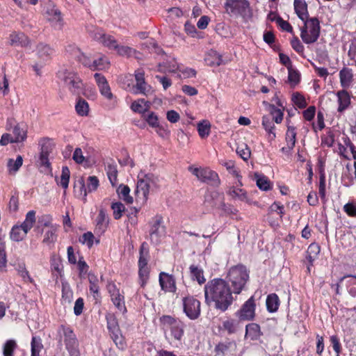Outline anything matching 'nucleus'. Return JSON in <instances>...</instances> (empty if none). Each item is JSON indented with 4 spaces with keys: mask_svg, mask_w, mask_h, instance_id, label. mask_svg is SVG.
Here are the masks:
<instances>
[{
    "mask_svg": "<svg viewBox=\"0 0 356 356\" xmlns=\"http://www.w3.org/2000/svg\"><path fill=\"white\" fill-rule=\"evenodd\" d=\"M204 292L206 303L209 305L213 304V307L221 312H226L234 300L230 285L222 278H214L207 282Z\"/></svg>",
    "mask_w": 356,
    "mask_h": 356,
    "instance_id": "obj_1",
    "label": "nucleus"
},
{
    "mask_svg": "<svg viewBox=\"0 0 356 356\" xmlns=\"http://www.w3.org/2000/svg\"><path fill=\"white\" fill-rule=\"evenodd\" d=\"M249 270L243 264L230 268L227 275V282L231 284L234 294H240L249 280Z\"/></svg>",
    "mask_w": 356,
    "mask_h": 356,
    "instance_id": "obj_2",
    "label": "nucleus"
},
{
    "mask_svg": "<svg viewBox=\"0 0 356 356\" xmlns=\"http://www.w3.org/2000/svg\"><path fill=\"white\" fill-rule=\"evenodd\" d=\"M149 248L147 242H143L139 249L138 283L141 288H145L150 277V267L148 266L149 259Z\"/></svg>",
    "mask_w": 356,
    "mask_h": 356,
    "instance_id": "obj_3",
    "label": "nucleus"
},
{
    "mask_svg": "<svg viewBox=\"0 0 356 356\" xmlns=\"http://www.w3.org/2000/svg\"><path fill=\"white\" fill-rule=\"evenodd\" d=\"M160 325L165 334L170 331L171 337L181 341L184 334L185 324L179 318L170 315H163L159 318Z\"/></svg>",
    "mask_w": 356,
    "mask_h": 356,
    "instance_id": "obj_4",
    "label": "nucleus"
},
{
    "mask_svg": "<svg viewBox=\"0 0 356 356\" xmlns=\"http://www.w3.org/2000/svg\"><path fill=\"white\" fill-rule=\"evenodd\" d=\"M58 77L72 95L79 96L83 93V81L75 72L67 69L60 70L58 72Z\"/></svg>",
    "mask_w": 356,
    "mask_h": 356,
    "instance_id": "obj_5",
    "label": "nucleus"
},
{
    "mask_svg": "<svg viewBox=\"0 0 356 356\" xmlns=\"http://www.w3.org/2000/svg\"><path fill=\"white\" fill-rule=\"evenodd\" d=\"M300 29V38L307 44L316 42L321 33L320 21L317 17H307Z\"/></svg>",
    "mask_w": 356,
    "mask_h": 356,
    "instance_id": "obj_6",
    "label": "nucleus"
},
{
    "mask_svg": "<svg viewBox=\"0 0 356 356\" xmlns=\"http://www.w3.org/2000/svg\"><path fill=\"white\" fill-rule=\"evenodd\" d=\"M35 222V211L33 210L29 211L22 224L15 225L12 227L10 232V239L16 242L22 241L26 236L27 233L33 227Z\"/></svg>",
    "mask_w": 356,
    "mask_h": 356,
    "instance_id": "obj_7",
    "label": "nucleus"
},
{
    "mask_svg": "<svg viewBox=\"0 0 356 356\" xmlns=\"http://www.w3.org/2000/svg\"><path fill=\"white\" fill-rule=\"evenodd\" d=\"M58 332L70 356H80L79 341L73 329L68 325H61Z\"/></svg>",
    "mask_w": 356,
    "mask_h": 356,
    "instance_id": "obj_8",
    "label": "nucleus"
},
{
    "mask_svg": "<svg viewBox=\"0 0 356 356\" xmlns=\"http://www.w3.org/2000/svg\"><path fill=\"white\" fill-rule=\"evenodd\" d=\"M188 170L202 183L210 184L214 187H218L220 185L218 174L209 168H196L191 165L188 168Z\"/></svg>",
    "mask_w": 356,
    "mask_h": 356,
    "instance_id": "obj_9",
    "label": "nucleus"
},
{
    "mask_svg": "<svg viewBox=\"0 0 356 356\" xmlns=\"http://www.w3.org/2000/svg\"><path fill=\"white\" fill-rule=\"evenodd\" d=\"M149 236L152 243L158 244L161 238L165 236L166 227L164 225L163 218L161 214L154 216L148 222Z\"/></svg>",
    "mask_w": 356,
    "mask_h": 356,
    "instance_id": "obj_10",
    "label": "nucleus"
},
{
    "mask_svg": "<svg viewBox=\"0 0 356 356\" xmlns=\"http://www.w3.org/2000/svg\"><path fill=\"white\" fill-rule=\"evenodd\" d=\"M183 312L191 320L197 319L201 314V302L193 296L182 299Z\"/></svg>",
    "mask_w": 356,
    "mask_h": 356,
    "instance_id": "obj_11",
    "label": "nucleus"
},
{
    "mask_svg": "<svg viewBox=\"0 0 356 356\" xmlns=\"http://www.w3.org/2000/svg\"><path fill=\"white\" fill-rule=\"evenodd\" d=\"M106 290L111 297V302L116 309L122 314L127 313V309L125 305L124 293H120V289L113 281L108 282Z\"/></svg>",
    "mask_w": 356,
    "mask_h": 356,
    "instance_id": "obj_12",
    "label": "nucleus"
},
{
    "mask_svg": "<svg viewBox=\"0 0 356 356\" xmlns=\"http://www.w3.org/2000/svg\"><path fill=\"white\" fill-rule=\"evenodd\" d=\"M46 9L47 20L51 26L55 30H61L64 26V20L60 10L51 0L46 1Z\"/></svg>",
    "mask_w": 356,
    "mask_h": 356,
    "instance_id": "obj_13",
    "label": "nucleus"
},
{
    "mask_svg": "<svg viewBox=\"0 0 356 356\" xmlns=\"http://www.w3.org/2000/svg\"><path fill=\"white\" fill-rule=\"evenodd\" d=\"M255 299L253 296H251L234 314L239 321H250L254 320L255 317Z\"/></svg>",
    "mask_w": 356,
    "mask_h": 356,
    "instance_id": "obj_14",
    "label": "nucleus"
},
{
    "mask_svg": "<svg viewBox=\"0 0 356 356\" xmlns=\"http://www.w3.org/2000/svg\"><path fill=\"white\" fill-rule=\"evenodd\" d=\"M225 9L229 15L244 17L250 9V3L247 0H226Z\"/></svg>",
    "mask_w": 356,
    "mask_h": 356,
    "instance_id": "obj_15",
    "label": "nucleus"
},
{
    "mask_svg": "<svg viewBox=\"0 0 356 356\" xmlns=\"http://www.w3.org/2000/svg\"><path fill=\"white\" fill-rule=\"evenodd\" d=\"M237 350V343L235 340L229 338L218 342L215 348L214 352L218 356L234 355Z\"/></svg>",
    "mask_w": 356,
    "mask_h": 356,
    "instance_id": "obj_16",
    "label": "nucleus"
},
{
    "mask_svg": "<svg viewBox=\"0 0 356 356\" xmlns=\"http://www.w3.org/2000/svg\"><path fill=\"white\" fill-rule=\"evenodd\" d=\"M136 84L134 87V93L147 96L152 92L151 86L147 84L145 79V72L143 69H138L134 72Z\"/></svg>",
    "mask_w": 356,
    "mask_h": 356,
    "instance_id": "obj_17",
    "label": "nucleus"
},
{
    "mask_svg": "<svg viewBox=\"0 0 356 356\" xmlns=\"http://www.w3.org/2000/svg\"><path fill=\"white\" fill-rule=\"evenodd\" d=\"M159 282L161 289L164 292L175 293L177 292L176 279L173 275L161 272L159 275Z\"/></svg>",
    "mask_w": 356,
    "mask_h": 356,
    "instance_id": "obj_18",
    "label": "nucleus"
},
{
    "mask_svg": "<svg viewBox=\"0 0 356 356\" xmlns=\"http://www.w3.org/2000/svg\"><path fill=\"white\" fill-rule=\"evenodd\" d=\"M296 129L293 126H288L285 134L286 145L280 149L281 152L286 155L290 156L296 143Z\"/></svg>",
    "mask_w": 356,
    "mask_h": 356,
    "instance_id": "obj_19",
    "label": "nucleus"
},
{
    "mask_svg": "<svg viewBox=\"0 0 356 356\" xmlns=\"http://www.w3.org/2000/svg\"><path fill=\"white\" fill-rule=\"evenodd\" d=\"M109 218L104 209H100L95 219V232L97 234H103L109 225Z\"/></svg>",
    "mask_w": 356,
    "mask_h": 356,
    "instance_id": "obj_20",
    "label": "nucleus"
},
{
    "mask_svg": "<svg viewBox=\"0 0 356 356\" xmlns=\"http://www.w3.org/2000/svg\"><path fill=\"white\" fill-rule=\"evenodd\" d=\"M340 85L343 89H348L354 81V74L351 68L343 67L339 73Z\"/></svg>",
    "mask_w": 356,
    "mask_h": 356,
    "instance_id": "obj_21",
    "label": "nucleus"
},
{
    "mask_svg": "<svg viewBox=\"0 0 356 356\" xmlns=\"http://www.w3.org/2000/svg\"><path fill=\"white\" fill-rule=\"evenodd\" d=\"M241 187V186H238L237 183L236 186H232L228 188L227 194L232 199H237L240 201L249 203L250 199L248 198L247 191Z\"/></svg>",
    "mask_w": 356,
    "mask_h": 356,
    "instance_id": "obj_22",
    "label": "nucleus"
},
{
    "mask_svg": "<svg viewBox=\"0 0 356 356\" xmlns=\"http://www.w3.org/2000/svg\"><path fill=\"white\" fill-rule=\"evenodd\" d=\"M336 95L337 97V102L339 104L337 111L339 113H343L350 105V95L349 92L347 91V89L339 90Z\"/></svg>",
    "mask_w": 356,
    "mask_h": 356,
    "instance_id": "obj_23",
    "label": "nucleus"
},
{
    "mask_svg": "<svg viewBox=\"0 0 356 356\" xmlns=\"http://www.w3.org/2000/svg\"><path fill=\"white\" fill-rule=\"evenodd\" d=\"M89 290L96 302H100L102 296L100 293L99 282L97 275L93 273L88 274Z\"/></svg>",
    "mask_w": 356,
    "mask_h": 356,
    "instance_id": "obj_24",
    "label": "nucleus"
},
{
    "mask_svg": "<svg viewBox=\"0 0 356 356\" xmlns=\"http://www.w3.org/2000/svg\"><path fill=\"white\" fill-rule=\"evenodd\" d=\"M263 335L261 327L256 323H250L245 326V338L250 339L251 341L259 340Z\"/></svg>",
    "mask_w": 356,
    "mask_h": 356,
    "instance_id": "obj_25",
    "label": "nucleus"
},
{
    "mask_svg": "<svg viewBox=\"0 0 356 356\" xmlns=\"http://www.w3.org/2000/svg\"><path fill=\"white\" fill-rule=\"evenodd\" d=\"M149 189V185L139 177L135 191L136 200H141L143 202H145L148 198Z\"/></svg>",
    "mask_w": 356,
    "mask_h": 356,
    "instance_id": "obj_26",
    "label": "nucleus"
},
{
    "mask_svg": "<svg viewBox=\"0 0 356 356\" xmlns=\"http://www.w3.org/2000/svg\"><path fill=\"white\" fill-rule=\"evenodd\" d=\"M95 39L109 49H115L118 47L117 40L112 35L98 32L95 33Z\"/></svg>",
    "mask_w": 356,
    "mask_h": 356,
    "instance_id": "obj_27",
    "label": "nucleus"
},
{
    "mask_svg": "<svg viewBox=\"0 0 356 356\" xmlns=\"http://www.w3.org/2000/svg\"><path fill=\"white\" fill-rule=\"evenodd\" d=\"M293 6L295 13L302 21H305L309 17L307 4L305 0H294Z\"/></svg>",
    "mask_w": 356,
    "mask_h": 356,
    "instance_id": "obj_28",
    "label": "nucleus"
},
{
    "mask_svg": "<svg viewBox=\"0 0 356 356\" xmlns=\"http://www.w3.org/2000/svg\"><path fill=\"white\" fill-rule=\"evenodd\" d=\"M10 43L13 46L26 47L29 44V38L23 33L13 32L9 36Z\"/></svg>",
    "mask_w": 356,
    "mask_h": 356,
    "instance_id": "obj_29",
    "label": "nucleus"
},
{
    "mask_svg": "<svg viewBox=\"0 0 356 356\" xmlns=\"http://www.w3.org/2000/svg\"><path fill=\"white\" fill-rule=\"evenodd\" d=\"M238 322L233 318H227L222 321L221 325L219 326V330L226 332L231 335L235 334L238 330Z\"/></svg>",
    "mask_w": 356,
    "mask_h": 356,
    "instance_id": "obj_30",
    "label": "nucleus"
},
{
    "mask_svg": "<svg viewBox=\"0 0 356 356\" xmlns=\"http://www.w3.org/2000/svg\"><path fill=\"white\" fill-rule=\"evenodd\" d=\"M150 106V102L146 101L145 99H138L131 104V108L133 111L142 114L143 116V113L148 111Z\"/></svg>",
    "mask_w": 356,
    "mask_h": 356,
    "instance_id": "obj_31",
    "label": "nucleus"
},
{
    "mask_svg": "<svg viewBox=\"0 0 356 356\" xmlns=\"http://www.w3.org/2000/svg\"><path fill=\"white\" fill-rule=\"evenodd\" d=\"M205 62L209 66H219L222 64V56L216 51L211 49L205 56Z\"/></svg>",
    "mask_w": 356,
    "mask_h": 356,
    "instance_id": "obj_32",
    "label": "nucleus"
},
{
    "mask_svg": "<svg viewBox=\"0 0 356 356\" xmlns=\"http://www.w3.org/2000/svg\"><path fill=\"white\" fill-rule=\"evenodd\" d=\"M262 127L266 130V131L268 134L269 138L273 140L276 138V134L275 132V124L273 123V120L267 115H264L262 117L261 122Z\"/></svg>",
    "mask_w": 356,
    "mask_h": 356,
    "instance_id": "obj_33",
    "label": "nucleus"
},
{
    "mask_svg": "<svg viewBox=\"0 0 356 356\" xmlns=\"http://www.w3.org/2000/svg\"><path fill=\"white\" fill-rule=\"evenodd\" d=\"M280 301L276 293H270L266 298V305L268 312L274 313L279 309Z\"/></svg>",
    "mask_w": 356,
    "mask_h": 356,
    "instance_id": "obj_34",
    "label": "nucleus"
},
{
    "mask_svg": "<svg viewBox=\"0 0 356 356\" xmlns=\"http://www.w3.org/2000/svg\"><path fill=\"white\" fill-rule=\"evenodd\" d=\"M50 264L53 274H54L56 277L61 276L63 266L60 257L56 254H53L50 259Z\"/></svg>",
    "mask_w": 356,
    "mask_h": 356,
    "instance_id": "obj_35",
    "label": "nucleus"
},
{
    "mask_svg": "<svg viewBox=\"0 0 356 356\" xmlns=\"http://www.w3.org/2000/svg\"><path fill=\"white\" fill-rule=\"evenodd\" d=\"M27 131L25 127L22 124H16L12 131L11 135L13 136L14 140L16 143H21L26 140Z\"/></svg>",
    "mask_w": 356,
    "mask_h": 356,
    "instance_id": "obj_36",
    "label": "nucleus"
},
{
    "mask_svg": "<svg viewBox=\"0 0 356 356\" xmlns=\"http://www.w3.org/2000/svg\"><path fill=\"white\" fill-rule=\"evenodd\" d=\"M117 193L120 199L122 200L125 203L129 204L134 202L133 197L129 195L130 188L128 186L120 184L117 188Z\"/></svg>",
    "mask_w": 356,
    "mask_h": 356,
    "instance_id": "obj_37",
    "label": "nucleus"
},
{
    "mask_svg": "<svg viewBox=\"0 0 356 356\" xmlns=\"http://www.w3.org/2000/svg\"><path fill=\"white\" fill-rule=\"evenodd\" d=\"M254 176L256 178L257 186L260 190L264 191L271 190L272 184L266 176L264 175H259L258 173H255Z\"/></svg>",
    "mask_w": 356,
    "mask_h": 356,
    "instance_id": "obj_38",
    "label": "nucleus"
},
{
    "mask_svg": "<svg viewBox=\"0 0 356 356\" xmlns=\"http://www.w3.org/2000/svg\"><path fill=\"white\" fill-rule=\"evenodd\" d=\"M23 164V158L21 155H17L15 160L8 159L7 162V168L9 174L16 173Z\"/></svg>",
    "mask_w": 356,
    "mask_h": 356,
    "instance_id": "obj_39",
    "label": "nucleus"
},
{
    "mask_svg": "<svg viewBox=\"0 0 356 356\" xmlns=\"http://www.w3.org/2000/svg\"><path fill=\"white\" fill-rule=\"evenodd\" d=\"M106 320L107 323V329L109 332L110 335L118 332L120 331V328L118 322V319L113 314H108L106 316Z\"/></svg>",
    "mask_w": 356,
    "mask_h": 356,
    "instance_id": "obj_40",
    "label": "nucleus"
},
{
    "mask_svg": "<svg viewBox=\"0 0 356 356\" xmlns=\"http://www.w3.org/2000/svg\"><path fill=\"white\" fill-rule=\"evenodd\" d=\"M73 300V291L67 282L62 283V304H70Z\"/></svg>",
    "mask_w": 356,
    "mask_h": 356,
    "instance_id": "obj_41",
    "label": "nucleus"
},
{
    "mask_svg": "<svg viewBox=\"0 0 356 356\" xmlns=\"http://www.w3.org/2000/svg\"><path fill=\"white\" fill-rule=\"evenodd\" d=\"M191 275L193 280H196L198 284H202L206 282L204 276V272L202 268L195 265H191L189 267Z\"/></svg>",
    "mask_w": 356,
    "mask_h": 356,
    "instance_id": "obj_42",
    "label": "nucleus"
},
{
    "mask_svg": "<svg viewBox=\"0 0 356 356\" xmlns=\"http://www.w3.org/2000/svg\"><path fill=\"white\" fill-rule=\"evenodd\" d=\"M75 110L78 115L87 116L90 110L89 104L85 99L79 97L75 105Z\"/></svg>",
    "mask_w": 356,
    "mask_h": 356,
    "instance_id": "obj_43",
    "label": "nucleus"
},
{
    "mask_svg": "<svg viewBox=\"0 0 356 356\" xmlns=\"http://www.w3.org/2000/svg\"><path fill=\"white\" fill-rule=\"evenodd\" d=\"M224 166L226 168L229 173H230L232 175H233L237 179L238 186H243V184L241 181L242 176L240 174V172L238 170V168L235 167L234 162L232 161L225 162Z\"/></svg>",
    "mask_w": 356,
    "mask_h": 356,
    "instance_id": "obj_44",
    "label": "nucleus"
},
{
    "mask_svg": "<svg viewBox=\"0 0 356 356\" xmlns=\"http://www.w3.org/2000/svg\"><path fill=\"white\" fill-rule=\"evenodd\" d=\"M58 226L51 224L49 221L46 220V241L54 242L57 238V230Z\"/></svg>",
    "mask_w": 356,
    "mask_h": 356,
    "instance_id": "obj_45",
    "label": "nucleus"
},
{
    "mask_svg": "<svg viewBox=\"0 0 356 356\" xmlns=\"http://www.w3.org/2000/svg\"><path fill=\"white\" fill-rule=\"evenodd\" d=\"M142 117L152 128L159 127V124H160L158 115L153 111H148L145 113H143Z\"/></svg>",
    "mask_w": 356,
    "mask_h": 356,
    "instance_id": "obj_46",
    "label": "nucleus"
},
{
    "mask_svg": "<svg viewBox=\"0 0 356 356\" xmlns=\"http://www.w3.org/2000/svg\"><path fill=\"white\" fill-rule=\"evenodd\" d=\"M17 348V344L15 340H7L3 345V356H14Z\"/></svg>",
    "mask_w": 356,
    "mask_h": 356,
    "instance_id": "obj_47",
    "label": "nucleus"
},
{
    "mask_svg": "<svg viewBox=\"0 0 356 356\" xmlns=\"http://www.w3.org/2000/svg\"><path fill=\"white\" fill-rule=\"evenodd\" d=\"M108 178L113 186L118 184V169L116 165L108 164L106 168Z\"/></svg>",
    "mask_w": 356,
    "mask_h": 356,
    "instance_id": "obj_48",
    "label": "nucleus"
},
{
    "mask_svg": "<svg viewBox=\"0 0 356 356\" xmlns=\"http://www.w3.org/2000/svg\"><path fill=\"white\" fill-rule=\"evenodd\" d=\"M110 63L108 61L105 56H101L98 59L92 60L91 70H104L109 67Z\"/></svg>",
    "mask_w": 356,
    "mask_h": 356,
    "instance_id": "obj_49",
    "label": "nucleus"
},
{
    "mask_svg": "<svg viewBox=\"0 0 356 356\" xmlns=\"http://www.w3.org/2000/svg\"><path fill=\"white\" fill-rule=\"evenodd\" d=\"M117 348L121 350H124L127 348V342L123 337L121 330L118 332L113 333L110 335Z\"/></svg>",
    "mask_w": 356,
    "mask_h": 356,
    "instance_id": "obj_50",
    "label": "nucleus"
},
{
    "mask_svg": "<svg viewBox=\"0 0 356 356\" xmlns=\"http://www.w3.org/2000/svg\"><path fill=\"white\" fill-rule=\"evenodd\" d=\"M269 112L273 116V120L277 124H280L283 120L284 113L281 108H277L273 104H269Z\"/></svg>",
    "mask_w": 356,
    "mask_h": 356,
    "instance_id": "obj_51",
    "label": "nucleus"
},
{
    "mask_svg": "<svg viewBox=\"0 0 356 356\" xmlns=\"http://www.w3.org/2000/svg\"><path fill=\"white\" fill-rule=\"evenodd\" d=\"M42 348V339L39 337L33 336L31 340V356H39Z\"/></svg>",
    "mask_w": 356,
    "mask_h": 356,
    "instance_id": "obj_52",
    "label": "nucleus"
},
{
    "mask_svg": "<svg viewBox=\"0 0 356 356\" xmlns=\"http://www.w3.org/2000/svg\"><path fill=\"white\" fill-rule=\"evenodd\" d=\"M211 125L209 122L203 121L197 124V131L199 136L202 138L207 137L210 134Z\"/></svg>",
    "mask_w": 356,
    "mask_h": 356,
    "instance_id": "obj_53",
    "label": "nucleus"
},
{
    "mask_svg": "<svg viewBox=\"0 0 356 356\" xmlns=\"http://www.w3.org/2000/svg\"><path fill=\"white\" fill-rule=\"evenodd\" d=\"M111 209L113 211V218L115 220H119L122 216V213L125 211V207L120 202L112 203Z\"/></svg>",
    "mask_w": 356,
    "mask_h": 356,
    "instance_id": "obj_54",
    "label": "nucleus"
},
{
    "mask_svg": "<svg viewBox=\"0 0 356 356\" xmlns=\"http://www.w3.org/2000/svg\"><path fill=\"white\" fill-rule=\"evenodd\" d=\"M95 236L91 232L84 233L80 238L79 242L82 244H86L88 248L93 246Z\"/></svg>",
    "mask_w": 356,
    "mask_h": 356,
    "instance_id": "obj_55",
    "label": "nucleus"
},
{
    "mask_svg": "<svg viewBox=\"0 0 356 356\" xmlns=\"http://www.w3.org/2000/svg\"><path fill=\"white\" fill-rule=\"evenodd\" d=\"M290 44L294 51H296L300 56L303 55L305 47L297 36H293L292 38L290 41Z\"/></svg>",
    "mask_w": 356,
    "mask_h": 356,
    "instance_id": "obj_56",
    "label": "nucleus"
},
{
    "mask_svg": "<svg viewBox=\"0 0 356 356\" xmlns=\"http://www.w3.org/2000/svg\"><path fill=\"white\" fill-rule=\"evenodd\" d=\"M292 101L300 108H304L307 105L305 97L298 92L293 94Z\"/></svg>",
    "mask_w": 356,
    "mask_h": 356,
    "instance_id": "obj_57",
    "label": "nucleus"
},
{
    "mask_svg": "<svg viewBox=\"0 0 356 356\" xmlns=\"http://www.w3.org/2000/svg\"><path fill=\"white\" fill-rule=\"evenodd\" d=\"M325 175L319 176L318 194L323 202L326 201Z\"/></svg>",
    "mask_w": 356,
    "mask_h": 356,
    "instance_id": "obj_58",
    "label": "nucleus"
},
{
    "mask_svg": "<svg viewBox=\"0 0 356 356\" xmlns=\"http://www.w3.org/2000/svg\"><path fill=\"white\" fill-rule=\"evenodd\" d=\"M70 172L67 166H63L62 168V173L60 176V185L63 188H67L68 187L69 181H70Z\"/></svg>",
    "mask_w": 356,
    "mask_h": 356,
    "instance_id": "obj_59",
    "label": "nucleus"
},
{
    "mask_svg": "<svg viewBox=\"0 0 356 356\" xmlns=\"http://www.w3.org/2000/svg\"><path fill=\"white\" fill-rule=\"evenodd\" d=\"M8 209L10 212H16L19 209V196L17 192H14L10 198Z\"/></svg>",
    "mask_w": 356,
    "mask_h": 356,
    "instance_id": "obj_60",
    "label": "nucleus"
},
{
    "mask_svg": "<svg viewBox=\"0 0 356 356\" xmlns=\"http://www.w3.org/2000/svg\"><path fill=\"white\" fill-rule=\"evenodd\" d=\"M122 87L125 90L134 89L135 86L133 84V76L131 74L125 75L120 78Z\"/></svg>",
    "mask_w": 356,
    "mask_h": 356,
    "instance_id": "obj_61",
    "label": "nucleus"
},
{
    "mask_svg": "<svg viewBox=\"0 0 356 356\" xmlns=\"http://www.w3.org/2000/svg\"><path fill=\"white\" fill-rule=\"evenodd\" d=\"M77 268L79 273V276L85 275L89 269V266L85 261L83 256H79V261L76 262Z\"/></svg>",
    "mask_w": 356,
    "mask_h": 356,
    "instance_id": "obj_62",
    "label": "nucleus"
},
{
    "mask_svg": "<svg viewBox=\"0 0 356 356\" xmlns=\"http://www.w3.org/2000/svg\"><path fill=\"white\" fill-rule=\"evenodd\" d=\"M346 277H350L349 280L348 292L353 297H356V276L347 275L341 278V280Z\"/></svg>",
    "mask_w": 356,
    "mask_h": 356,
    "instance_id": "obj_63",
    "label": "nucleus"
},
{
    "mask_svg": "<svg viewBox=\"0 0 356 356\" xmlns=\"http://www.w3.org/2000/svg\"><path fill=\"white\" fill-rule=\"evenodd\" d=\"M344 212L352 218H356V204L354 202H348L343 206Z\"/></svg>",
    "mask_w": 356,
    "mask_h": 356,
    "instance_id": "obj_64",
    "label": "nucleus"
}]
</instances>
